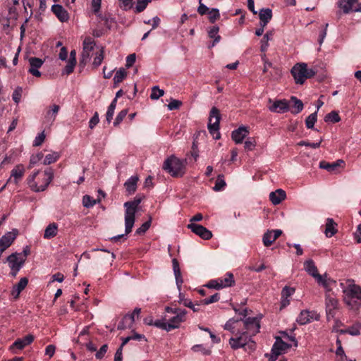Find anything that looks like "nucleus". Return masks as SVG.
I'll list each match as a JSON object with an SVG mask.
<instances>
[{"label": "nucleus", "instance_id": "f257e3e1", "mask_svg": "<svg viewBox=\"0 0 361 361\" xmlns=\"http://www.w3.org/2000/svg\"><path fill=\"white\" fill-rule=\"evenodd\" d=\"M242 326L245 327V331L238 330L236 334L239 336L235 338H231L229 340V344L233 349L246 345L251 341V337L258 333L260 329L259 321L256 317H248L242 320Z\"/></svg>", "mask_w": 361, "mask_h": 361}, {"label": "nucleus", "instance_id": "f03ea898", "mask_svg": "<svg viewBox=\"0 0 361 361\" xmlns=\"http://www.w3.org/2000/svg\"><path fill=\"white\" fill-rule=\"evenodd\" d=\"M165 312L173 315L169 317L166 314L162 319L156 320L155 326L159 329L169 332L173 329H178L181 324L186 321L188 312L184 309L166 307Z\"/></svg>", "mask_w": 361, "mask_h": 361}, {"label": "nucleus", "instance_id": "7ed1b4c3", "mask_svg": "<svg viewBox=\"0 0 361 361\" xmlns=\"http://www.w3.org/2000/svg\"><path fill=\"white\" fill-rule=\"evenodd\" d=\"M344 302L352 310L356 311L361 307V288L353 281H348L343 287Z\"/></svg>", "mask_w": 361, "mask_h": 361}, {"label": "nucleus", "instance_id": "20e7f679", "mask_svg": "<svg viewBox=\"0 0 361 361\" xmlns=\"http://www.w3.org/2000/svg\"><path fill=\"white\" fill-rule=\"evenodd\" d=\"M39 171H35L27 178V184L30 189L36 192H42L47 189L54 178V172L51 169L45 170L42 179L35 181Z\"/></svg>", "mask_w": 361, "mask_h": 361}, {"label": "nucleus", "instance_id": "39448f33", "mask_svg": "<svg viewBox=\"0 0 361 361\" xmlns=\"http://www.w3.org/2000/svg\"><path fill=\"white\" fill-rule=\"evenodd\" d=\"M140 198H135L134 200L124 203L125 211V235L130 233L135 224V213L137 211Z\"/></svg>", "mask_w": 361, "mask_h": 361}, {"label": "nucleus", "instance_id": "423d86ee", "mask_svg": "<svg viewBox=\"0 0 361 361\" xmlns=\"http://www.w3.org/2000/svg\"><path fill=\"white\" fill-rule=\"evenodd\" d=\"M185 160L171 156L165 160L163 169L173 177H181L185 174Z\"/></svg>", "mask_w": 361, "mask_h": 361}, {"label": "nucleus", "instance_id": "0eeeda50", "mask_svg": "<svg viewBox=\"0 0 361 361\" xmlns=\"http://www.w3.org/2000/svg\"><path fill=\"white\" fill-rule=\"evenodd\" d=\"M291 73L297 84H303L306 79L312 77L315 71L307 68L305 63H297L291 69Z\"/></svg>", "mask_w": 361, "mask_h": 361}, {"label": "nucleus", "instance_id": "6e6552de", "mask_svg": "<svg viewBox=\"0 0 361 361\" xmlns=\"http://www.w3.org/2000/svg\"><path fill=\"white\" fill-rule=\"evenodd\" d=\"M235 285V279L231 272H226L222 277L211 280L206 286L209 288L219 290Z\"/></svg>", "mask_w": 361, "mask_h": 361}, {"label": "nucleus", "instance_id": "1a4fd4ad", "mask_svg": "<svg viewBox=\"0 0 361 361\" xmlns=\"http://www.w3.org/2000/svg\"><path fill=\"white\" fill-rule=\"evenodd\" d=\"M220 119L221 115L219 111L216 107H213L211 109L209 114L208 130L210 134L216 140L220 138V133L219 130Z\"/></svg>", "mask_w": 361, "mask_h": 361}, {"label": "nucleus", "instance_id": "9d476101", "mask_svg": "<svg viewBox=\"0 0 361 361\" xmlns=\"http://www.w3.org/2000/svg\"><path fill=\"white\" fill-rule=\"evenodd\" d=\"M7 262L11 269V274L15 277L25 263V255L13 253L7 257Z\"/></svg>", "mask_w": 361, "mask_h": 361}, {"label": "nucleus", "instance_id": "9b49d317", "mask_svg": "<svg viewBox=\"0 0 361 361\" xmlns=\"http://www.w3.org/2000/svg\"><path fill=\"white\" fill-rule=\"evenodd\" d=\"M325 306L327 319H333L338 309V301L333 294L326 293Z\"/></svg>", "mask_w": 361, "mask_h": 361}, {"label": "nucleus", "instance_id": "f8f14e48", "mask_svg": "<svg viewBox=\"0 0 361 361\" xmlns=\"http://www.w3.org/2000/svg\"><path fill=\"white\" fill-rule=\"evenodd\" d=\"M337 6L343 13L361 12V3L358 0H338Z\"/></svg>", "mask_w": 361, "mask_h": 361}, {"label": "nucleus", "instance_id": "ddd939ff", "mask_svg": "<svg viewBox=\"0 0 361 361\" xmlns=\"http://www.w3.org/2000/svg\"><path fill=\"white\" fill-rule=\"evenodd\" d=\"M141 309L136 307L131 314H128L123 318L122 321L118 324V329H125L131 328L135 322V317H139Z\"/></svg>", "mask_w": 361, "mask_h": 361}, {"label": "nucleus", "instance_id": "4468645a", "mask_svg": "<svg viewBox=\"0 0 361 361\" xmlns=\"http://www.w3.org/2000/svg\"><path fill=\"white\" fill-rule=\"evenodd\" d=\"M320 318L316 311L302 310L297 317V322L300 325H305L313 321H317Z\"/></svg>", "mask_w": 361, "mask_h": 361}, {"label": "nucleus", "instance_id": "2eb2a0df", "mask_svg": "<svg viewBox=\"0 0 361 361\" xmlns=\"http://www.w3.org/2000/svg\"><path fill=\"white\" fill-rule=\"evenodd\" d=\"M269 103L270 105L268 106V109L271 112L281 114L288 111L289 109L288 102L286 99L274 101L269 99Z\"/></svg>", "mask_w": 361, "mask_h": 361}, {"label": "nucleus", "instance_id": "dca6fc26", "mask_svg": "<svg viewBox=\"0 0 361 361\" xmlns=\"http://www.w3.org/2000/svg\"><path fill=\"white\" fill-rule=\"evenodd\" d=\"M34 341V336L32 334H28L22 338L17 339L11 346L10 350L13 353H17V350H22L26 346L31 344Z\"/></svg>", "mask_w": 361, "mask_h": 361}, {"label": "nucleus", "instance_id": "f3484780", "mask_svg": "<svg viewBox=\"0 0 361 361\" xmlns=\"http://www.w3.org/2000/svg\"><path fill=\"white\" fill-rule=\"evenodd\" d=\"M188 228L202 239L209 240L212 237V232L202 225L191 223Z\"/></svg>", "mask_w": 361, "mask_h": 361}, {"label": "nucleus", "instance_id": "a211bd4d", "mask_svg": "<svg viewBox=\"0 0 361 361\" xmlns=\"http://www.w3.org/2000/svg\"><path fill=\"white\" fill-rule=\"evenodd\" d=\"M25 172V169L23 165L18 164L16 165L11 172V176L7 180V183H14L15 184H18L19 181L23 178Z\"/></svg>", "mask_w": 361, "mask_h": 361}, {"label": "nucleus", "instance_id": "6ab92c4d", "mask_svg": "<svg viewBox=\"0 0 361 361\" xmlns=\"http://www.w3.org/2000/svg\"><path fill=\"white\" fill-rule=\"evenodd\" d=\"M282 231L280 229L267 230L263 235L262 242L264 246H270L281 235Z\"/></svg>", "mask_w": 361, "mask_h": 361}, {"label": "nucleus", "instance_id": "aec40b11", "mask_svg": "<svg viewBox=\"0 0 361 361\" xmlns=\"http://www.w3.org/2000/svg\"><path fill=\"white\" fill-rule=\"evenodd\" d=\"M17 231L8 232L4 235L0 239V253L1 254L6 248H8L16 238Z\"/></svg>", "mask_w": 361, "mask_h": 361}, {"label": "nucleus", "instance_id": "412c9836", "mask_svg": "<svg viewBox=\"0 0 361 361\" xmlns=\"http://www.w3.org/2000/svg\"><path fill=\"white\" fill-rule=\"evenodd\" d=\"M319 286H322L329 293L333 286L336 284V281L328 276L327 274L319 275L315 279Z\"/></svg>", "mask_w": 361, "mask_h": 361}, {"label": "nucleus", "instance_id": "4be33fe9", "mask_svg": "<svg viewBox=\"0 0 361 361\" xmlns=\"http://www.w3.org/2000/svg\"><path fill=\"white\" fill-rule=\"evenodd\" d=\"M249 134L248 128L245 126H240L232 132V139L236 144L242 143L244 138Z\"/></svg>", "mask_w": 361, "mask_h": 361}, {"label": "nucleus", "instance_id": "5701e85b", "mask_svg": "<svg viewBox=\"0 0 361 361\" xmlns=\"http://www.w3.org/2000/svg\"><path fill=\"white\" fill-rule=\"evenodd\" d=\"M29 63L30 66L29 73L35 77L41 76V73L39 71V68L42 66L43 61L39 58L31 57L29 59Z\"/></svg>", "mask_w": 361, "mask_h": 361}, {"label": "nucleus", "instance_id": "b1692460", "mask_svg": "<svg viewBox=\"0 0 361 361\" xmlns=\"http://www.w3.org/2000/svg\"><path fill=\"white\" fill-rule=\"evenodd\" d=\"M173 264V271L176 279V283L177 286V288L179 291L181 290V286L183 283V279L181 275L180 268L179 266V263L176 259H173L172 260Z\"/></svg>", "mask_w": 361, "mask_h": 361}, {"label": "nucleus", "instance_id": "393cba45", "mask_svg": "<svg viewBox=\"0 0 361 361\" xmlns=\"http://www.w3.org/2000/svg\"><path fill=\"white\" fill-rule=\"evenodd\" d=\"M291 347V345L286 343L282 339L276 338L274 344L272 346V351L276 355H281L285 353L286 350Z\"/></svg>", "mask_w": 361, "mask_h": 361}, {"label": "nucleus", "instance_id": "a878e982", "mask_svg": "<svg viewBox=\"0 0 361 361\" xmlns=\"http://www.w3.org/2000/svg\"><path fill=\"white\" fill-rule=\"evenodd\" d=\"M51 11L56 16L61 22H66L69 19V15L67 11L59 4H54L51 7Z\"/></svg>", "mask_w": 361, "mask_h": 361}, {"label": "nucleus", "instance_id": "bb28decb", "mask_svg": "<svg viewBox=\"0 0 361 361\" xmlns=\"http://www.w3.org/2000/svg\"><path fill=\"white\" fill-rule=\"evenodd\" d=\"M286 198V193L282 189H277L269 194V200L274 205L279 204Z\"/></svg>", "mask_w": 361, "mask_h": 361}, {"label": "nucleus", "instance_id": "cd10ccee", "mask_svg": "<svg viewBox=\"0 0 361 361\" xmlns=\"http://www.w3.org/2000/svg\"><path fill=\"white\" fill-rule=\"evenodd\" d=\"M27 279L23 277L20 279V281L17 284L13 286L11 295L13 296L14 299H17L19 297L20 293L27 286Z\"/></svg>", "mask_w": 361, "mask_h": 361}, {"label": "nucleus", "instance_id": "c85d7f7f", "mask_svg": "<svg viewBox=\"0 0 361 361\" xmlns=\"http://www.w3.org/2000/svg\"><path fill=\"white\" fill-rule=\"evenodd\" d=\"M304 269L314 279H316L320 274L318 273L317 268L312 259H307L304 262Z\"/></svg>", "mask_w": 361, "mask_h": 361}, {"label": "nucleus", "instance_id": "c756f323", "mask_svg": "<svg viewBox=\"0 0 361 361\" xmlns=\"http://www.w3.org/2000/svg\"><path fill=\"white\" fill-rule=\"evenodd\" d=\"M59 110H60L59 105L55 104L51 105L45 114L44 118H45L46 121L47 122L52 123L55 121Z\"/></svg>", "mask_w": 361, "mask_h": 361}, {"label": "nucleus", "instance_id": "7c9ffc66", "mask_svg": "<svg viewBox=\"0 0 361 361\" xmlns=\"http://www.w3.org/2000/svg\"><path fill=\"white\" fill-rule=\"evenodd\" d=\"M95 46L94 40L90 37H87L85 38L83 41V51H82V57L88 58L90 56V53L92 51Z\"/></svg>", "mask_w": 361, "mask_h": 361}, {"label": "nucleus", "instance_id": "2f4dec72", "mask_svg": "<svg viewBox=\"0 0 361 361\" xmlns=\"http://www.w3.org/2000/svg\"><path fill=\"white\" fill-rule=\"evenodd\" d=\"M138 180L137 176H133L126 181L124 186L128 195H132L135 192Z\"/></svg>", "mask_w": 361, "mask_h": 361}, {"label": "nucleus", "instance_id": "473e14b6", "mask_svg": "<svg viewBox=\"0 0 361 361\" xmlns=\"http://www.w3.org/2000/svg\"><path fill=\"white\" fill-rule=\"evenodd\" d=\"M260 25L267 26L272 18V11L270 8H262L259 11Z\"/></svg>", "mask_w": 361, "mask_h": 361}, {"label": "nucleus", "instance_id": "72a5a7b5", "mask_svg": "<svg viewBox=\"0 0 361 361\" xmlns=\"http://www.w3.org/2000/svg\"><path fill=\"white\" fill-rule=\"evenodd\" d=\"M58 233V225L56 223L49 224L44 230L43 238L44 239H51L56 236Z\"/></svg>", "mask_w": 361, "mask_h": 361}, {"label": "nucleus", "instance_id": "f704fd0d", "mask_svg": "<svg viewBox=\"0 0 361 361\" xmlns=\"http://www.w3.org/2000/svg\"><path fill=\"white\" fill-rule=\"evenodd\" d=\"M336 223L331 218L326 219L324 233L327 238L332 237L337 231L336 228Z\"/></svg>", "mask_w": 361, "mask_h": 361}, {"label": "nucleus", "instance_id": "c9c22d12", "mask_svg": "<svg viewBox=\"0 0 361 361\" xmlns=\"http://www.w3.org/2000/svg\"><path fill=\"white\" fill-rule=\"evenodd\" d=\"M242 326V320H238L235 319H230L224 325V329L226 330L230 331L232 334L235 333V329H238V328Z\"/></svg>", "mask_w": 361, "mask_h": 361}, {"label": "nucleus", "instance_id": "e433bc0d", "mask_svg": "<svg viewBox=\"0 0 361 361\" xmlns=\"http://www.w3.org/2000/svg\"><path fill=\"white\" fill-rule=\"evenodd\" d=\"M219 28L216 25L212 26V27H210L208 30L209 37L212 39H214L213 43L212 44V45H210L209 47V48L215 46V44H217L220 41L221 37L219 35Z\"/></svg>", "mask_w": 361, "mask_h": 361}, {"label": "nucleus", "instance_id": "4c0bfd02", "mask_svg": "<svg viewBox=\"0 0 361 361\" xmlns=\"http://www.w3.org/2000/svg\"><path fill=\"white\" fill-rule=\"evenodd\" d=\"M273 38V32L272 31H269L267 32L262 37V39H261V42H260V51L262 52H265L269 44V42L270 40H271Z\"/></svg>", "mask_w": 361, "mask_h": 361}, {"label": "nucleus", "instance_id": "58836bf2", "mask_svg": "<svg viewBox=\"0 0 361 361\" xmlns=\"http://www.w3.org/2000/svg\"><path fill=\"white\" fill-rule=\"evenodd\" d=\"M340 163L343 164V160H338L337 161L334 162V163H328V162H326V161H320L319 167L321 169H326L329 172H333V171H334L337 169V167L339 166Z\"/></svg>", "mask_w": 361, "mask_h": 361}, {"label": "nucleus", "instance_id": "ea45409f", "mask_svg": "<svg viewBox=\"0 0 361 361\" xmlns=\"http://www.w3.org/2000/svg\"><path fill=\"white\" fill-rule=\"evenodd\" d=\"M178 302L184 306L192 310L193 312H198L200 309L197 307L190 300L185 298L184 295L179 291Z\"/></svg>", "mask_w": 361, "mask_h": 361}, {"label": "nucleus", "instance_id": "a19ab883", "mask_svg": "<svg viewBox=\"0 0 361 361\" xmlns=\"http://www.w3.org/2000/svg\"><path fill=\"white\" fill-rule=\"evenodd\" d=\"M61 154L58 152H51V153L47 154L43 161V164L49 165L52 163H55L60 158Z\"/></svg>", "mask_w": 361, "mask_h": 361}, {"label": "nucleus", "instance_id": "79ce46f5", "mask_svg": "<svg viewBox=\"0 0 361 361\" xmlns=\"http://www.w3.org/2000/svg\"><path fill=\"white\" fill-rule=\"evenodd\" d=\"M127 72L124 68H120L116 71L114 77V86H116L121 82L126 77Z\"/></svg>", "mask_w": 361, "mask_h": 361}, {"label": "nucleus", "instance_id": "37998d69", "mask_svg": "<svg viewBox=\"0 0 361 361\" xmlns=\"http://www.w3.org/2000/svg\"><path fill=\"white\" fill-rule=\"evenodd\" d=\"M116 106V98H114L110 105L108 107L106 114V121L109 123H111L113 116L114 114V111Z\"/></svg>", "mask_w": 361, "mask_h": 361}, {"label": "nucleus", "instance_id": "c03bdc74", "mask_svg": "<svg viewBox=\"0 0 361 361\" xmlns=\"http://www.w3.org/2000/svg\"><path fill=\"white\" fill-rule=\"evenodd\" d=\"M135 0H118L119 8L125 11L133 8Z\"/></svg>", "mask_w": 361, "mask_h": 361}, {"label": "nucleus", "instance_id": "a18cd8bd", "mask_svg": "<svg viewBox=\"0 0 361 361\" xmlns=\"http://www.w3.org/2000/svg\"><path fill=\"white\" fill-rule=\"evenodd\" d=\"M290 100L293 102V107L295 109L292 111V113L294 114L300 113L303 109L302 101L294 96L291 97Z\"/></svg>", "mask_w": 361, "mask_h": 361}, {"label": "nucleus", "instance_id": "49530a36", "mask_svg": "<svg viewBox=\"0 0 361 361\" xmlns=\"http://www.w3.org/2000/svg\"><path fill=\"white\" fill-rule=\"evenodd\" d=\"M226 182L223 175H219L215 183V185L213 188L214 191H221L224 190L226 187Z\"/></svg>", "mask_w": 361, "mask_h": 361}, {"label": "nucleus", "instance_id": "de8ad7c7", "mask_svg": "<svg viewBox=\"0 0 361 361\" xmlns=\"http://www.w3.org/2000/svg\"><path fill=\"white\" fill-rule=\"evenodd\" d=\"M317 120V111L311 114L305 120L306 127L309 129H312Z\"/></svg>", "mask_w": 361, "mask_h": 361}, {"label": "nucleus", "instance_id": "09e8293b", "mask_svg": "<svg viewBox=\"0 0 361 361\" xmlns=\"http://www.w3.org/2000/svg\"><path fill=\"white\" fill-rule=\"evenodd\" d=\"M348 334L356 336L361 334V323H355L348 328Z\"/></svg>", "mask_w": 361, "mask_h": 361}, {"label": "nucleus", "instance_id": "8fccbe9b", "mask_svg": "<svg viewBox=\"0 0 361 361\" xmlns=\"http://www.w3.org/2000/svg\"><path fill=\"white\" fill-rule=\"evenodd\" d=\"M340 120H341V118H340L338 114L335 111H331L330 113L326 114L324 118V121L326 122L337 123V122L340 121Z\"/></svg>", "mask_w": 361, "mask_h": 361}, {"label": "nucleus", "instance_id": "3c124183", "mask_svg": "<svg viewBox=\"0 0 361 361\" xmlns=\"http://www.w3.org/2000/svg\"><path fill=\"white\" fill-rule=\"evenodd\" d=\"M104 59V49L101 48L98 51H97L95 57L93 60V66L95 67H98L102 64V62Z\"/></svg>", "mask_w": 361, "mask_h": 361}, {"label": "nucleus", "instance_id": "603ef678", "mask_svg": "<svg viewBox=\"0 0 361 361\" xmlns=\"http://www.w3.org/2000/svg\"><path fill=\"white\" fill-rule=\"evenodd\" d=\"M164 94V91L161 89H159L158 86H154L152 88V92L150 94V98L154 100H157L162 97Z\"/></svg>", "mask_w": 361, "mask_h": 361}, {"label": "nucleus", "instance_id": "864d4df0", "mask_svg": "<svg viewBox=\"0 0 361 361\" xmlns=\"http://www.w3.org/2000/svg\"><path fill=\"white\" fill-rule=\"evenodd\" d=\"M97 203V201L92 198L90 195H85L82 197V204L85 207L90 208L93 207Z\"/></svg>", "mask_w": 361, "mask_h": 361}, {"label": "nucleus", "instance_id": "5fc2aeb1", "mask_svg": "<svg viewBox=\"0 0 361 361\" xmlns=\"http://www.w3.org/2000/svg\"><path fill=\"white\" fill-rule=\"evenodd\" d=\"M146 1L144 0H136V4L134 7V12L136 13H139L145 11L147 8Z\"/></svg>", "mask_w": 361, "mask_h": 361}, {"label": "nucleus", "instance_id": "6e6d98bb", "mask_svg": "<svg viewBox=\"0 0 361 361\" xmlns=\"http://www.w3.org/2000/svg\"><path fill=\"white\" fill-rule=\"evenodd\" d=\"M23 93V89L20 87H18L13 92L12 99L16 104H18L20 102Z\"/></svg>", "mask_w": 361, "mask_h": 361}, {"label": "nucleus", "instance_id": "4d7b16f0", "mask_svg": "<svg viewBox=\"0 0 361 361\" xmlns=\"http://www.w3.org/2000/svg\"><path fill=\"white\" fill-rule=\"evenodd\" d=\"M43 157L44 154L42 152H39L37 154L31 156L29 167L31 168L37 164L40 160L42 159Z\"/></svg>", "mask_w": 361, "mask_h": 361}, {"label": "nucleus", "instance_id": "13d9d810", "mask_svg": "<svg viewBox=\"0 0 361 361\" xmlns=\"http://www.w3.org/2000/svg\"><path fill=\"white\" fill-rule=\"evenodd\" d=\"M127 114L128 109H123L122 111H121L116 116V118L114 122V126H118L122 122L123 118L126 116Z\"/></svg>", "mask_w": 361, "mask_h": 361}, {"label": "nucleus", "instance_id": "bf43d9fd", "mask_svg": "<svg viewBox=\"0 0 361 361\" xmlns=\"http://www.w3.org/2000/svg\"><path fill=\"white\" fill-rule=\"evenodd\" d=\"M220 17L219 11L217 8H212L209 12V21L214 23L217 19Z\"/></svg>", "mask_w": 361, "mask_h": 361}, {"label": "nucleus", "instance_id": "052dcab7", "mask_svg": "<svg viewBox=\"0 0 361 361\" xmlns=\"http://www.w3.org/2000/svg\"><path fill=\"white\" fill-rule=\"evenodd\" d=\"M192 350L195 352H201L204 355H208L211 353L210 349L204 348L202 345H195L192 346Z\"/></svg>", "mask_w": 361, "mask_h": 361}, {"label": "nucleus", "instance_id": "680f3d73", "mask_svg": "<svg viewBox=\"0 0 361 361\" xmlns=\"http://www.w3.org/2000/svg\"><path fill=\"white\" fill-rule=\"evenodd\" d=\"M75 64H76V62L73 61V60L72 61L68 60L67 65L66 66V67L64 68V69L63 71V74H66V75L71 74L73 71Z\"/></svg>", "mask_w": 361, "mask_h": 361}, {"label": "nucleus", "instance_id": "e2e57ef3", "mask_svg": "<svg viewBox=\"0 0 361 361\" xmlns=\"http://www.w3.org/2000/svg\"><path fill=\"white\" fill-rule=\"evenodd\" d=\"M322 141V140H320L317 142H309L303 141L302 140V141L299 142L298 143V145H299V146H307V147H310L312 148L316 149V148H319L320 147Z\"/></svg>", "mask_w": 361, "mask_h": 361}, {"label": "nucleus", "instance_id": "0e129e2a", "mask_svg": "<svg viewBox=\"0 0 361 361\" xmlns=\"http://www.w3.org/2000/svg\"><path fill=\"white\" fill-rule=\"evenodd\" d=\"M45 140V134L44 132H42L41 133L38 134L34 141H33V146L38 147L40 146Z\"/></svg>", "mask_w": 361, "mask_h": 361}, {"label": "nucleus", "instance_id": "69168bd1", "mask_svg": "<svg viewBox=\"0 0 361 361\" xmlns=\"http://www.w3.org/2000/svg\"><path fill=\"white\" fill-rule=\"evenodd\" d=\"M220 299V295L219 293H215L213 295H212L211 297L208 298H205L204 299L202 302V304L204 305H209L211 303H213V302H216L217 301H219Z\"/></svg>", "mask_w": 361, "mask_h": 361}, {"label": "nucleus", "instance_id": "338daca9", "mask_svg": "<svg viewBox=\"0 0 361 361\" xmlns=\"http://www.w3.org/2000/svg\"><path fill=\"white\" fill-rule=\"evenodd\" d=\"M295 292V289L293 288H290L288 286H285L281 291V297L284 298H290Z\"/></svg>", "mask_w": 361, "mask_h": 361}, {"label": "nucleus", "instance_id": "774afa93", "mask_svg": "<svg viewBox=\"0 0 361 361\" xmlns=\"http://www.w3.org/2000/svg\"><path fill=\"white\" fill-rule=\"evenodd\" d=\"M108 350V345L106 344L103 345L100 349L97 352L95 357L97 359H102Z\"/></svg>", "mask_w": 361, "mask_h": 361}]
</instances>
